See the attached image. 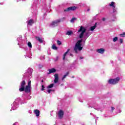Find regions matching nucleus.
I'll return each mask as SVG.
<instances>
[{"label": "nucleus", "mask_w": 125, "mask_h": 125, "mask_svg": "<svg viewBox=\"0 0 125 125\" xmlns=\"http://www.w3.org/2000/svg\"><path fill=\"white\" fill-rule=\"evenodd\" d=\"M120 37H125V32L120 35Z\"/></svg>", "instance_id": "obj_33"}, {"label": "nucleus", "mask_w": 125, "mask_h": 125, "mask_svg": "<svg viewBox=\"0 0 125 125\" xmlns=\"http://www.w3.org/2000/svg\"><path fill=\"white\" fill-rule=\"evenodd\" d=\"M92 113H90V115H91Z\"/></svg>", "instance_id": "obj_52"}, {"label": "nucleus", "mask_w": 125, "mask_h": 125, "mask_svg": "<svg viewBox=\"0 0 125 125\" xmlns=\"http://www.w3.org/2000/svg\"><path fill=\"white\" fill-rule=\"evenodd\" d=\"M27 86H30L31 87V81L30 80L28 81V84Z\"/></svg>", "instance_id": "obj_35"}, {"label": "nucleus", "mask_w": 125, "mask_h": 125, "mask_svg": "<svg viewBox=\"0 0 125 125\" xmlns=\"http://www.w3.org/2000/svg\"><path fill=\"white\" fill-rule=\"evenodd\" d=\"M80 58H81V59H83V57H80Z\"/></svg>", "instance_id": "obj_47"}, {"label": "nucleus", "mask_w": 125, "mask_h": 125, "mask_svg": "<svg viewBox=\"0 0 125 125\" xmlns=\"http://www.w3.org/2000/svg\"><path fill=\"white\" fill-rule=\"evenodd\" d=\"M21 100L20 98L16 99L14 102L11 104L12 108L10 111L16 110L19 107V102Z\"/></svg>", "instance_id": "obj_2"}, {"label": "nucleus", "mask_w": 125, "mask_h": 125, "mask_svg": "<svg viewBox=\"0 0 125 125\" xmlns=\"http://www.w3.org/2000/svg\"><path fill=\"white\" fill-rule=\"evenodd\" d=\"M59 59V57L58 56L56 57V58L54 59V61L56 62L58 61V59Z\"/></svg>", "instance_id": "obj_32"}, {"label": "nucleus", "mask_w": 125, "mask_h": 125, "mask_svg": "<svg viewBox=\"0 0 125 125\" xmlns=\"http://www.w3.org/2000/svg\"><path fill=\"white\" fill-rule=\"evenodd\" d=\"M18 44L19 45V43H18Z\"/></svg>", "instance_id": "obj_49"}, {"label": "nucleus", "mask_w": 125, "mask_h": 125, "mask_svg": "<svg viewBox=\"0 0 125 125\" xmlns=\"http://www.w3.org/2000/svg\"><path fill=\"white\" fill-rule=\"evenodd\" d=\"M41 90L42 91L44 90V86H43V85H42V88L41 89Z\"/></svg>", "instance_id": "obj_38"}, {"label": "nucleus", "mask_w": 125, "mask_h": 125, "mask_svg": "<svg viewBox=\"0 0 125 125\" xmlns=\"http://www.w3.org/2000/svg\"><path fill=\"white\" fill-rule=\"evenodd\" d=\"M118 40H119V38H118V37H115L113 38V42H117L118 41Z\"/></svg>", "instance_id": "obj_26"}, {"label": "nucleus", "mask_w": 125, "mask_h": 125, "mask_svg": "<svg viewBox=\"0 0 125 125\" xmlns=\"http://www.w3.org/2000/svg\"><path fill=\"white\" fill-rule=\"evenodd\" d=\"M32 7V9H33L32 13L37 15L38 14V11H37L38 10V9H37V5H36V3H34Z\"/></svg>", "instance_id": "obj_8"}, {"label": "nucleus", "mask_w": 125, "mask_h": 125, "mask_svg": "<svg viewBox=\"0 0 125 125\" xmlns=\"http://www.w3.org/2000/svg\"><path fill=\"white\" fill-rule=\"evenodd\" d=\"M90 9H87V11H89Z\"/></svg>", "instance_id": "obj_45"}, {"label": "nucleus", "mask_w": 125, "mask_h": 125, "mask_svg": "<svg viewBox=\"0 0 125 125\" xmlns=\"http://www.w3.org/2000/svg\"><path fill=\"white\" fill-rule=\"evenodd\" d=\"M76 9H77V7L72 6L67 8L64 10V12H68L69 11H74V10H76Z\"/></svg>", "instance_id": "obj_6"}, {"label": "nucleus", "mask_w": 125, "mask_h": 125, "mask_svg": "<svg viewBox=\"0 0 125 125\" xmlns=\"http://www.w3.org/2000/svg\"><path fill=\"white\" fill-rule=\"evenodd\" d=\"M97 27V22H96L94 26H91L90 27V30L92 31H94V30L95 29V28H96Z\"/></svg>", "instance_id": "obj_16"}, {"label": "nucleus", "mask_w": 125, "mask_h": 125, "mask_svg": "<svg viewBox=\"0 0 125 125\" xmlns=\"http://www.w3.org/2000/svg\"><path fill=\"white\" fill-rule=\"evenodd\" d=\"M17 0V1H20V0Z\"/></svg>", "instance_id": "obj_44"}, {"label": "nucleus", "mask_w": 125, "mask_h": 125, "mask_svg": "<svg viewBox=\"0 0 125 125\" xmlns=\"http://www.w3.org/2000/svg\"><path fill=\"white\" fill-rule=\"evenodd\" d=\"M21 37H19V38H18V39H17V41H18V42H21Z\"/></svg>", "instance_id": "obj_37"}, {"label": "nucleus", "mask_w": 125, "mask_h": 125, "mask_svg": "<svg viewBox=\"0 0 125 125\" xmlns=\"http://www.w3.org/2000/svg\"><path fill=\"white\" fill-rule=\"evenodd\" d=\"M29 54H30V55H31V54H30V53H29Z\"/></svg>", "instance_id": "obj_50"}, {"label": "nucleus", "mask_w": 125, "mask_h": 125, "mask_svg": "<svg viewBox=\"0 0 125 125\" xmlns=\"http://www.w3.org/2000/svg\"><path fill=\"white\" fill-rule=\"evenodd\" d=\"M57 43H58V45H61L62 43H61V42H60L59 40H58Z\"/></svg>", "instance_id": "obj_31"}, {"label": "nucleus", "mask_w": 125, "mask_h": 125, "mask_svg": "<svg viewBox=\"0 0 125 125\" xmlns=\"http://www.w3.org/2000/svg\"><path fill=\"white\" fill-rule=\"evenodd\" d=\"M70 51V49H68L67 51L63 55V60H65V58L66 57V56L67 54H68V53Z\"/></svg>", "instance_id": "obj_22"}, {"label": "nucleus", "mask_w": 125, "mask_h": 125, "mask_svg": "<svg viewBox=\"0 0 125 125\" xmlns=\"http://www.w3.org/2000/svg\"><path fill=\"white\" fill-rule=\"evenodd\" d=\"M73 32L72 31H68L66 32V35L68 36H71V35H73Z\"/></svg>", "instance_id": "obj_24"}, {"label": "nucleus", "mask_w": 125, "mask_h": 125, "mask_svg": "<svg viewBox=\"0 0 125 125\" xmlns=\"http://www.w3.org/2000/svg\"><path fill=\"white\" fill-rule=\"evenodd\" d=\"M105 51V50L103 48H100L97 50V52L98 53H101V54H103Z\"/></svg>", "instance_id": "obj_14"}, {"label": "nucleus", "mask_w": 125, "mask_h": 125, "mask_svg": "<svg viewBox=\"0 0 125 125\" xmlns=\"http://www.w3.org/2000/svg\"><path fill=\"white\" fill-rule=\"evenodd\" d=\"M82 125H83V124H82Z\"/></svg>", "instance_id": "obj_53"}, {"label": "nucleus", "mask_w": 125, "mask_h": 125, "mask_svg": "<svg viewBox=\"0 0 125 125\" xmlns=\"http://www.w3.org/2000/svg\"><path fill=\"white\" fill-rule=\"evenodd\" d=\"M54 77H55V79L54 81V83H58V81L59 80V77H58V74H55L54 75Z\"/></svg>", "instance_id": "obj_13"}, {"label": "nucleus", "mask_w": 125, "mask_h": 125, "mask_svg": "<svg viewBox=\"0 0 125 125\" xmlns=\"http://www.w3.org/2000/svg\"><path fill=\"white\" fill-rule=\"evenodd\" d=\"M34 113L36 115V117H39V116H40V110L36 109L34 111Z\"/></svg>", "instance_id": "obj_21"}, {"label": "nucleus", "mask_w": 125, "mask_h": 125, "mask_svg": "<svg viewBox=\"0 0 125 125\" xmlns=\"http://www.w3.org/2000/svg\"><path fill=\"white\" fill-rule=\"evenodd\" d=\"M27 45L29 47V48H32V43H31V42H28L27 43Z\"/></svg>", "instance_id": "obj_27"}, {"label": "nucleus", "mask_w": 125, "mask_h": 125, "mask_svg": "<svg viewBox=\"0 0 125 125\" xmlns=\"http://www.w3.org/2000/svg\"><path fill=\"white\" fill-rule=\"evenodd\" d=\"M102 20H103V21H105L106 20V19H105V18H103L102 19Z\"/></svg>", "instance_id": "obj_41"}, {"label": "nucleus", "mask_w": 125, "mask_h": 125, "mask_svg": "<svg viewBox=\"0 0 125 125\" xmlns=\"http://www.w3.org/2000/svg\"><path fill=\"white\" fill-rule=\"evenodd\" d=\"M113 14H118V8L114 7L113 9Z\"/></svg>", "instance_id": "obj_19"}, {"label": "nucleus", "mask_w": 125, "mask_h": 125, "mask_svg": "<svg viewBox=\"0 0 125 125\" xmlns=\"http://www.w3.org/2000/svg\"><path fill=\"white\" fill-rule=\"evenodd\" d=\"M42 67H43V65H42V64H39V68H40V69H42Z\"/></svg>", "instance_id": "obj_34"}, {"label": "nucleus", "mask_w": 125, "mask_h": 125, "mask_svg": "<svg viewBox=\"0 0 125 125\" xmlns=\"http://www.w3.org/2000/svg\"><path fill=\"white\" fill-rule=\"evenodd\" d=\"M51 91H52V90H51V89H49V90H48L47 92H48V93H50V92H51Z\"/></svg>", "instance_id": "obj_40"}, {"label": "nucleus", "mask_w": 125, "mask_h": 125, "mask_svg": "<svg viewBox=\"0 0 125 125\" xmlns=\"http://www.w3.org/2000/svg\"><path fill=\"white\" fill-rule=\"evenodd\" d=\"M69 75V72H67L64 76L62 78V81H64V79H66V77H67V76H68Z\"/></svg>", "instance_id": "obj_23"}, {"label": "nucleus", "mask_w": 125, "mask_h": 125, "mask_svg": "<svg viewBox=\"0 0 125 125\" xmlns=\"http://www.w3.org/2000/svg\"><path fill=\"white\" fill-rule=\"evenodd\" d=\"M23 77H25V75H23Z\"/></svg>", "instance_id": "obj_51"}, {"label": "nucleus", "mask_w": 125, "mask_h": 125, "mask_svg": "<svg viewBox=\"0 0 125 125\" xmlns=\"http://www.w3.org/2000/svg\"><path fill=\"white\" fill-rule=\"evenodd\" d=\"M32 98V96H31L30 95L27 94L25 95V97L24 99V103H27L26 100H30Z\"/></svg>", "instance_id": "obj_10"}, {"label": "nucleus", "mask_w": 125, "mask_h": 125, "mask_svg": "<svg viewBox=\"0 0 125 125\" xmlns=\"http://www.w3.org/2000/svg\"><path fill=\"white\" fill-rule=\"evenodd\" d=\"M31 87L29 86H26L25 87V88H24V90H25V92L26 93H30V92H31Z\"/></svg>", "instance_id": "obj_12"}, {"label": "nucleus", "mask_w": 125, "mask_h": 125, "mask_svg": "<svg viewBox=\"0 0 125 125\" xmlns=\"http://www.w3.org/2000/svg\"><path fill=\"white\" fill-rule=\"evenodd\" d=\"M114 110H115V107L111 106L110 107V112L111 113H113V112L114 111Z\"/></svg>", "instance_id": "obj_30"}, {"label": "nucleus", "mask_w": 125, "mask_h": 125, "mask_svg": "<svg viewBox=\"0 0 125 125\" xmlns=\"http://www.w3.org/2000/svg\"><path fill=\"white\" fill-rule=\"evenodd\" d=\"M36 39L37 40V41H38V42H43V39H42V38H41L39 37H36Z\"/></svg>", "instance_id": "obj_20"}, {"label": "nucleus", "mask_w": 125, "mask_h": 125, "mask_svg": "<svg viewBox=\"0 0 125 125\" xmlns=\"http://www.w3.org/2000/svg\"><path fill=\"white\" fill-rule=\"evenodd\" d=\"M60 20H57L56 21H54L50 24V27H51V28H54V27L58 26V24L60 23Z\"/></svg>", "instance_id": "obj_4"}, {"label": "nucleus", "mask_w": 125, "mask_h": 125, "mask_svg": "<svg viewBox=\"0 0 125 125\" xmlns=\"http://www.w3.org/2000/svg\"><path fill=\"white\" fill-rule=\"evenodd\" d=\"M55 72H56V69H55V68H52L51 69H49V73H48V74L55 73Z\"/></svg>", "instance_id": "obj_18"}, {"label": "nucleus", "mask_w": 125, "mask_h": 125, "mask_svg": "<svg viewBox=\"0 0 125 125\" xmlns=\"http://www.w3.org/2000/svg\"><path fill=\"white\" fill-rule=\"evenodd\" d=\"M119 113H122V111L121 110H119Z\"/></svg>", "instance_id": "obj_43"}, {"label": "nucleus", "mask_w": 125, "mask_h": 125, "mask_svg": "<svg viewBox=\"0 0 125 125\" xmlns=\"http://www.w3.org/2000/svg\"><path fill=\"white\" fill-rule=\"evenodd\" d=\"M76 20L77 19L76 18H72L70 22H71V23H74V22H75V21H76Z\"/></svg>", "instance_id": "obj_28"}, {"label": "nucleus", "mask_w": 125, "mask_h": 125, "mask_svg": "<svg viewBox=\"0 0 125 125\" xmlns=\"http://www.w3.org/2000/svg\"><path fill=\"white\" fill-rule=\"evenodd\" d=\"M25 58H27V57H28V58H30L31 56L30 55H25Z\"/></svg>", "instance_id": "obj_39"}, {"label": "nucleus", "mask_w": 125, "mask_h": 125, "mask_svg": "<svg viewBox=\"0 0 125 125\" xmlns=\"http://www.w3.org/2000/svg\"><path fill=\"white\" fill-rule=\"evenodd\" d=\"M33 73V69L31 68H28L27 72H26V77H30Z\"/></svg>", "instance_id": "obj_9"}, {"label": "nucleus", "mask_w": 125, "mask_h": 125, "mask_svg": "<svg viewBox=\"0 0 125 125\" xmlns=\"http://www.w3.org/2000/svg\"><path fill=\"white\" fill-rule=\"evenodd\" d=\"M70 56H73V55L72 54H70Z\"/></svg>", "instance_id": "obj_46"}, {"label": "nucleus", "mask_w": 125, "mask_h": 125, "mask_svg": "<svg viewBox=\"0 0 125 125\" xmlns=\"http://www.w3.org/2000/svg\"><path fill=\"white\" fill-rule=\"evenodd\" d=\"M86 32V28L83 26H81L77 32L78 36L80 39H83V38L85 39L83 41L84 44H83L82 43V42H83V39L79 40L76 42L74 48V50L75 53H78V50H79V51H81V50H83V44H84V42H85L86 39H87V38L90 36L89 32Z\"/></svg>", "instance_id": "obj_1"}, {"label": "nucleus", "mask_w": 125, "mask_h": 125, "mask_svg": "<svg viewBox=\"0 0 125 125\" xmlns=\"http://www.w3.org/2000/svg\"><path fill=\"white\" fill-rule=\"evenodd\" d=\"M26 23L27 26H32V25L34 24V20L30 19L29 20L27 21Z\"/></svg>", "instance_id": "obj_11"}, {"label": "nucleus", "mask_w": 125, "mask_h": 125, "mask_svg": "<svg viewBox=\"0 0 125 125\" xmlns=\"http://www.w3.org/2000/svg\"><path fill=\"white\" fill-rule=\"evenodd\" d=\"M26 84V82L23 80L21 83L20 88L19 89L20 91H24L25 90V85Z\"/></svg>", "instance_id": "obj_5"}, {"label": "nucleus", "mask_w": 125, "mask_h": 125, "mask_svg": "<svg viewBox=\"0 0 125 125\" xmlns=\"http://www.w3.org/2000/svg\"><path fill=\"white\" fill-rule=\"evenodd\" d=\"M113 21H115V20H112Z\"/></svg>", "instance_id": "obj_48"}, {"label": "nucleus", "mask_w": 125, "mask_h": 125, "mask_svg": "<svg viewBox=\"0 0 125 125\" xmlns=\"http://www.w3.org/2000/svg\"><path fill=\"white\" fill-rule=\"evenodd\" d=\"M53 85H54V84L52 83L47 86V88H51L52 87H53Z\"/></svg>", "instance_id": "obj_29"}, {"label": "nucleus", "mask_w": 125, "mask_h": 125, "mask_svg": "<svg viewBox=\"0 0 125 125\" xmlns=\"http://www.w3.org/2000/svg\"><path fill=\"white\" fill-rule=\"evenodd\" d=\"M93 108H94V109H95V110H97V111H100V110H101L100 106H99V105H94L93 106Z\"/></svg>", "instance_id": "obj_15"}, {"label": "nucleus", "mask_w": 125, "mask_h": 125, "mask_svg": "<svg viewBox=\"0 0 125 125\" xmlns=\"http://www.w3.org/2000/svg\"><path fill=\"white\" fill-rule=\"evenodd\" d=\"M52 48L54 50H57V47H56L55 44H53L52 46Z\"/></svg>", "instance_id": "obj_25"}, {"label": "nucleus", "mask_w": 125, "mask_h": 125, "mask_svg": "<svg viewBox=\"0 0 125 125\" xmlns=\"http://www.w3.org/2000/svg\"><path fill=\"white\" fill-rule=\"evenodd\" d=\"M119 42L121 43H122V42H123L124 40H123V39H120Z\"/></svg>", "instance_id": "obj_36"}, {"label": "nucleus", "mask_w": 125, "mask_h": 125, "mask_svg": "<svg viewBox=\"0 0 125 125\" xmlns=\"http://www.w3.org/2000/svg\"><path fill=\"white\" fill-rule=\"evenodd\" d=\"M58 117L60 120H61L64 117V111L60 110L58 112Z\"/></svg>", "instance_id": "obj_7"}, {"label": "nucleus", "mask_w": 125, "mask_h": 125, "mask_svg": "<svg viewBox=\"0 0 125 125\" xmlns=\"http://www.w3.org/2000/svg\"><path fill=\"white\" fill-rule=\"evenodd\" d=\"M109 6L111 7H113L114 8V7H116V3L112 1L109 4Z\"/></svg>", "instance_id": "obj_17"}, {"label": "nucleus", "mask_w": 125, "mask_h": 125, "mask_svg": "<svg viewBox=\"0 0 125 125\" xmlns=\"http://www.w3.org/2000/svg\"><path fill=\"white\" fill-rule=\"evenodd\" d=\"M120 81V77H117L114 79H109L108 81V83L109 84H116V83H118L119 81Z\"/></svg>", "instance_id": "obj_3"}, {"label": "nucleus", "mask_w": 125, "mask_h": 125, "mask_svg": "<svg viewBox=\"0 0 125 125\" xmlns=\"http://www.w3.org/2000/svg\"><path fill=\"white\" fill-rule=\"evenodd\" d=\"M28 113H29V114H31L32 113V111H31V110H29L28 111Z\"/></svg>", "instance_id": "obj_42"}]
</instances>
